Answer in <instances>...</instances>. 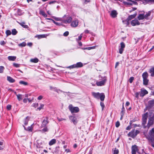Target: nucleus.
<instances>
[{
  "label": "nucleus",
  "mask_w": 154,
  "mask_h": 154,
  "mask_svg": "<svg viewBox=\"0 0 154 154\" xmlns=\"http://www.w3.org/2000/svg\"><path fill=\"white\" fill-rule=\"evenodd\" d=\"M13 66L15 67H18L20 66V64L14 63H13Z\"/></svg>",
  "instance_id": "obj_53"
},
{
  "label": "nucleus",
  "mask_w": 154,
  "mask_h": 154,
  "mask_svg": "<svg viewBox=\"0 0 154 154\" xmlns=\"http://www.w3.org/2000/svg\"><path fill=\"white\" fill-rule=\"evenodd\" d=\"M69 119L72 122L74 125H76L78 122L77 118L75 116H71L69 117Z\"/></svg>",
  "instance_id": "obj_9"
},
{
  "label": "nucleus",
  "mask_w": 154,
  "mask_h": 154,
  "mask_svg": "<svg viewBox=\"0 0 154 154\" xmlns=\"http://www.w3.org/2000/svg\"><path fill=\"white\" fill-rule=\"evenodd\" d=\"M44 106V105L42 104H41L40 105V106L37 108V109H38L39 110H41L43 108Z\"/></svg>",
  "instance_id": "obj_47"
},
{
  "label": "nucleus",
  "mask_w": 154,
  "mask_h": 154,
  "mask_svg": "<svg viewBox=\"0 0 154 154\" xmlns=\"http://www.w3.org/2000/svg\"><path fill=\"white\" fill-rule=\"evenodd\" d=\"M17 98L19 101H20L23 99V95L20 94H16Z\"/></svg>",
  "instance_id": "obj_28"
},
{
  "label": "nucleus",
  "mask_w": 154,
  "mask_h": 154,
  "mask_svg": "<svg viewBox=\"0 0 154 154\" xmlns=\"http://www.w3.org/2000/svg\"><path fill=\"white\" fill-rule=\"evenodd\" d=\"M3 143L2 142H0V150L2 149H3Z\"/></svg>",
  "instance_id": "obj_46"
},
{
  "label": "nucleus",
  "mask_w": 154,
  "mask_h": 154,
  "mask_svg": "<svg viewBox=\"0 0 154 154\" xmlns=\"http://www.w3.org/2000/svg\"><path fill=\"white\" fill-rule=\"evenodd\" d=\"M43 97L42 95L39 96L38 98V100H41L43 98Z\"/></svg>",
  "instance_id": "obj_63"
},
{
  "label": "nucleus",
  "mask_w": 154,
  "mask_h": 154,
  "mask_svg": "<svg viewBox=\"0 0 154 154\" xmlns=\"http://www.w3.org/2000/svg\"><path fill=\"white\" fill-rule=\"evenodd\" d=\"M134 78L133 77H130L129 79V81L130 83H132L134 80Z\"/></svg>",
  "instance_id": "obj_45"
},
{
  "label": "nucleus",
  "mask_w": 154,
  "mask_h": 154,
  "mask_svg": "<svg viewBox=\"0 0 154 154\" xmlns=\"http://www.w3.org/2000/svg\"><path fill=\"white\" fill-rule=\"evenodd\" d=\"M69 109L72 113H77L79 111L78 107H73L72 105L70 104L69 106Z\"/></svg>",
  "instance_id": "obj_2"
},
{
  "label": "nucleus",
  "mask_w": 154,
  "mask_h": 154,
  "mask_svg": "<svg viewBox=\"0 0 154 154\" xmlns=\"http://www.w3.org/2000/svg\"><path fill=\"white\" fill-rule=\"evenodd\" d=\"M19 24L22 26L23 28L27 29L29 28V26L27 25H25V23L24 22H22V23L18 22Z\"/></svg>",
  "instance_id": "obj_18"
},
{
  "label": "nucleus",
  "mask_w": 154,
  "mask_h": 154,
  "mask_svg": "<svg viewBox=\"0 0 154 154\" xmlns=\"http://www.w3.org/2000/svg\"><path fill=\"white\" fill-rule=\"evenodd\" d=\"M32 125L33 124L31 125V126L28 127L27 129H26V127L24 125H23V126L24 127L25 130H26L27 131L31 132L32 130L33 127H32Z\"/></svg>",
  "instance_id": "obj_26"
},
{
  "label": "nucleus",
  "mask_w": 154,
  "mask_h": 154,
  "mask_svg": "<svg viewBox=\"0 0 154 154\" xmlns=\"http://www.w3.org/2000/svg\"><path fill=\"white\" fill-rule=\"evenodd\" d=\"M128 136L131 137L132 138H134L136 136V134L135 133V130L131 131L128 134Z\"/></svg>",
  "instance_id": "obj_11"
},
{
  "label": "nucleus",
  "mask_w": 154,
  "mask_h": 154,
  "mask_svg": "<svg viewBox=\"0 0 154 154\" xmlns=\"http://www.w3.org/2000/svg\"><path fill=\"white\" fill-rule=\"evenodd\" d=\"M78 20H73L71 23V26L73 27H76L78 24Z\"/></svg>",
  "instance_id": "obj_14"
},
{
  "label": "nucleus",
  "mask_w": 154,
  "mask_h": 154,
  "mask_svg": "<svg viewBox=\"0 0 154 154\" xmlns=\"http://www.w3.org/2000/svg\"><path fill=\"white\" fill-rule=\"evenodd\" d=\"M120 45H121V46H120L121 48H123L124 49V48L125 47V45L124 43L123 42L121 43Z\"/></svg>",
  "instance_id": "obj_42"
},
{
  "label": "nucleus",
  "mask_w": 154,
  "mask_h": 154,
  "mask_svg": "<svg viewBox=\"0 0 154 154\" xmlns=\"http://www.w3.org/2000/svg\"><path fill=\"white\" fill-rule=\"evenodd\" d=\"M137 13H136L132 15H131L128 16V18H127V19L126 20V21H127V24H128V21L129 20H131V19L134 18L137 15Z\"/></svg>",
  "instance_id": "obj_8"
},
{
  "label": "nucleus",
  "mask_w": 154,
  "mask_h": 154,
  "mask_svg": "<svg viewBox=\"0 0 154 154\" xmlns=\"http://www.w3.org/2000/svg\"><path fill=\"white\" fill-rule=\"evenodd\" d=\"M149 80L147 79H143V84L145 85H148Z\"/></svg>",
  "instance_id": "obj_35"
},
{
  "label": "nucleus",
  "mask_w": 154,
  "mask_h": 154,
  "mask_svg": "<svg viewBox=\"0 0 154 154\" xmlns=\"http://www.w3.org/2000/svg\"><path fill=\"white\" fill-rule=\"evenodd\" d=\"M120 125V122L119 121H117L116 123V126L117 128L119 127Z\"/></svg>",
  "instance_id": "obj_51"
},
{
  "label": "nucleus",
  "mask_w": 154,
  "mask_h": 154,
  "mask_svg": "<svg viewBox=\"0 0 154 154\" xmlns=\"http://www.w3.org/2000/svg\"><path fill=\"white\" fill-rule=\"evenodd\" d=\"M95 48V46L88 47V50H90L92 49H94Z\"/></svg>",
  "instance_id": "obj_54"
},
{
  "label": "nucleus",
  "mask_w": 154,
  "mask_h": 154,
  "mask_svg": "<svg viewBox=\"0 0 154 154\" xmlns=\"http://www.w3.org/2000/svg\"><path fill=\"white\" fill-rule=\"evenodd\" d=\"M138 149L137 146L136 145H133L131 147V154H136V152H137Z\"/></svg>",
  "instance_id": "obj_7"
},
{
  "label": "nucleus",
  "mask_w": 154,
  "mask_h": 154,
  "mask_svg": "<svg viewBox=\"0 0 154 154\" xmlns=\"http://www.w3.org/2000/svg\"><path fill=\"white\" fill-rule=\"evenodd\" d=\"M4 67L3 66H0V73H2L3 72Z\"/></svg>",
  "instance_id": "obj_43"
},
{
  "label": "nucleus",
  "mask_w": 154,
  "mask_h": 154,
  "mask_svg": "<svg viewBox=\"0 0 154 154\" xmlns=\"http://www.w3.org/2000/svg\"><path fill=\"white\" fill-rule=\"evenodd\" d=\"M139 93L138 92H136L135 93V97L137 99L139 98Z\"/></svg>",
  "instance_id": "obj_57"
},
{
  "label": "nucleus",
  "mask_w": 154,
  "mask_h": 154,
  "mask_svg": "<svg viewBox=\"0 0 154 154\" xmlns=\"http://www.w3.org/2000/svg\"><path fill=\"white\" fill-rule=\"evenodd\" d=\"M117 14L118 13L116 11L113 10L111 11L110 15L112 18H114L117 17Z\"/></svg>",
  "instance_id": "obj_13"
},
{
  "label": "nucleus",
  "mask_w": 154,
  "mask_h": 154,
  "mask_svg": "<svg viewBox=\"0 0 154 154\" xmlns=\"http://www.w3.org/2000/svg\"><path fill=\"white\" fill-rule=\"evenodd\" d=\"M82 34H81L79 36V37H78V40H80L81 39H82Z\"/></svg>",
  "instance_id": "obj_59"
},
{
  "label": "nucleus",
  "mask_w": 154,
  "mask_h": 154,
  "mask_svg": "<svg viewBox=\"0 0 154 154\" xmlns=\"http://www.w3.org/2000/svg\"><path fill=\"white\" fill-rule=\"evenodd\" d=\"M55 24L56 25H57V26H60L62 25V24L60 23H58V22H56V23Z\"/></svg>",
  "instance_id": "obj_62"
},
{
  "label": "nucleus",
  "mask_w": 154,
  "mask_h": 154,
  "mask_svg": "<svg viewBox=\"0 0 154 154\" xmlns=\"http://www.w3.org/2000/svg\"><path fill=\"white\" fill-rule=\"evenodd\" d=\"M56 142V140L55 139H53L51 140L49 143V144L50 146L53 145L55 144Z\"/></svg>",
  "instance_id": "obj_25"
},
{
  "label": "nucleus",
  "mask_w": 154,
  "mask_h": 154,
  "mask_svg": "<svg viewBox=\"0 0 154 154\" xmlns=\"http://www.w3.org/2000/svg\"><path fill=\"white\" fill-rule=\"evenodd\" d=\"M131 24L132 26H134L139 25L140 23L137 20L135 19L131 21Z\"/></svg>",
  "instance_id": "obj_12"
},
{
  "label": "nucleus",
  "mask_w": 154,
  "mask_h": 154,
  "mask_svg": "<svg viewBox=\"0 0 154 154\" xmlns=\"http://www.w3.org/2000/svg\"><path fill=\"white\" fill-rule=\"evenodd\" d=\"M39 13L45 17H47V14H46L45 12L43 11H40L39 12Z\"/></svg>",
  "instance_id": "obj_27"
},
{
  "label": "nucleus",
  "mask_w": 154,
  "mask_h": 154,
  "mask_svg": "<svg viewBox=\"0 0 154 154\" xmlns=\"http://www.w3.org/2000/svg\"><path fill=\"white\" fill-rule=\"evenodd\" d=\"M100 105L102 107V110H103L105 107L104 103L102 102H100Z\"/></svg>",
  "instance_id": "obj_44"
},
{
  "label": "nucleus",
  "mask_w": 154,
  "mask_h": 154,
  "mask_svg": "<svg viewBox=\"0 0 154 154\" xmlns=\"http://www.w3.org/2000/svg\"><path fill=\"white\" fill-rule=\"evenodd\" d=\"M7 80L11 83H14L15 81V80L14 79L9 76H7Z\"/></svg>",
  "instance_id": "obj_19"
},
{
  "label": "nucleus",
  "mask_w": 154,
  "mask_h": 154,
  "mask_svg": "<svg viewBox=\"0 0 154 154\" xmlns=\"http://www.w3.org/2000/svg\"><path fill=\"white\" fill-rule=\"evenodd\" d=\"M134 127H140L141 126L140 124H139L138 125H137V124H133Z\"/></svg>",
  "instance_id": "obj_58"
},
{
  "label": "nucleus",
  "mask_w": 154,
  "mask_h": 154,
  "mask_svg": "<svg viewBox=\"0 0 154 154\" xmlns=\"http://www.w3.org/2000/svg\"><path fill=\"white\" fill-rule=\"evenodd\" d=\"M17 33V31L15 29H14L12 30L11 33L13 35H15Z\"/></svg>",
  "instance_id": "obj_33"
},
{
  "label": "nucleus",
  "mask_w": 154,
  "mask_h": 154,
  "mask_svg": "<svg viewBox=\"0 0 154 154\" xmlns=\"http://www.w3.org/2000/svg\"><path fill=\"white\" fill-rule=\"evenodd\" d=\"M148 113L147 112L144 113L142 116V125L144 129L147 128V124H146Z\"/></svg>",
  "instance_id": "obj_1"
},
{
  "label": "nucleus",
  "mask_w": 154,
  "mask_h": 154,
  "mask_svg": "<svg viewBox=\"0 0 154 154\" xmlns=\"http://www.w3.org/2000/svg\"><path fill=\"white\" fill-rule=\"evenodd\" d=\"M48 117H46L45 118L42 122V127H45L46 125L48 123Z\"/></svg>",
  "instance_id": "obj_10"
},
{
  "label": "nucleus",
  "mask_w": 154,
  "mask_h": 154,
  "mask_svg": "<svg viewBox=\"0 0 154 154\" xmlns=\"http://www.w3.org/2000/svg\"><path fill=\"white\" fill-rule=\"evenodd\" d=\"M29 117L28 116H27L24 120V124L25 125H27L29 120Z\"/></svg>",
  "instance_id": "obj_29"
},
{
  "label": "nucleus",
  "mask_w": 154,
  "mask_h": 154,
  "mask_svg": "<svg viewBox=\"0 0 154 154\" xmlns=\"http://www.w3.org/2000/svg\"><path fill=\"white\" fill-rule=\"evenodd\" d=\"M5 33L7 36L10 35L11 34V31L9 30H7L6 31Z\"/></svg>",
  "instance_id": "obj_40"
},
{
  "label": "nucleus",
  "mask_w": 154,
  "mask_h": 154,
  "mask_svg": "<svg viewBox=\"0 0 154 154\" xmlns=\"http://www.w3.org/2000/svg\"><path fill=\"white\" fill-rule=\"evenodd\" d=\"M69 34V32L68 31L65 32L63 34V35L65 36H67Z\"/></svg>",
  "instance_id": "obj_50"
},
{
  "label": "nucleus",
  "mask_w": 154,
  "mask_h": 154,
  "mask_svg": "<svg viewBox=\"0 0 154 154\" xmlns=\"http://www.w3.org/2000/svg\"><path fill=\"white\" fill-rule=\"evenodd\" d=\"M139 120V119H137L136 118L135 119H132V120H131L132 121V122H134L136 121H138Z\"/></svg>",
  "instance_id": "obj_64"
},
{
  "label": "nucleus",
  "mask_w": 154,
  "mask_h": 154,
  "mask_svg": "<svg viewBox=\"0 0 154 154\" xmlns=\"http://www.w3.org/2000/svg\"><path fill=\"white\" fill-rule=\"evenodd\" d=\"M38 61V59L36 58L34 59H32L30 60V61L32 62H33L34 63H37Z\"/></svg>",
  "instance_id": "obj_36"
},
{
  "label": "nucleus",
  "mask_w": 154,
  "mask_h": 154,
  "mask_svg": "<svg viewBox=\"0 0 154 154\" xmlns=\"http://www.w3.org/2000/svg\"><path fill=\"white\" fill-rule=\"evenodd\" d=\"M106 77L105 76L102 78V80L99 82H97L96 84L97 86H103L104 85L106 81Z\"/></svg>",
  "instance_id": "obj_3"
},
{
  "label": "nucleus",
  "mask_w": 154,
  "mask_h": 154,
  "mask_svg": "<svg viewBox=\"0 0 154 154\" xmlns=\"http://www.w3.org/2000/svg\"><path fill=\"white\" fill-rule=\"evenodd\" d=\"M143 79H147L148 77V74L147 72H145L143 73L142 75Z\"/></svg>",
  "instance_id": "obj_23"
},
{
  "label": "nucleus",
  "mask_w": 154,
  "mask_h": 154,
  "mask_svg": "<svg viewBox=\"0 0 154 154\" xmlns=\"http://www.w3.org/2000/svg\"><path fill=\"white\" fill-rule=\"evenodd\" d=\"M83 66V63L81 62H79L76 63L75 64H73L69 66L68 67V68L72 69L74 68H78L82 67Z\"/></svg>",
  "instance_id": "obj_4"
},
{
  "label": "nucleus",
  "mask_w": 154,
  "mask_h": 154,
  "mask_svg": "<svg viewBox=\"0 0 154 154\" xmlns=\"http://www.w3.org/2000/svg\"><path fill=\"white\" fill-rule=\"evenodd\" d=\"M144 14H140L138 17V19L139 20H142L145 19Z\"/></svg>",
  "instance_id": "obj_22"
},
{
  "label": "nucleus",
  "mask_w": 154,
  "mask_h": 154,
  "mask_svg": "<svg viewBox=\"0 0 154 154\" xmlns=\"http://www.w3.org/2000/svg\"><path fill=\"white\" fill-rule=\"evenodd\" d=\"M151 13V11H149L146 14V15H144V17H145V19L148 20V17L150 15Z\"/></svg>",
  "instance_id": "obj_30"
},
{
  "label": "nucleus",
  "mask_w": 154,
  "mask_h": 154,
  "mask_svg": "<svg viewBox=\"0 0 154 154\" xmlns=\"http://www.w3.org/2000/svg\"><path fill=\"white\" fill-rule=\"evenodd\" d=\"M59 147H56L53 150V152L54 153H57L59 151Z\"/></svg>",
  "instance_id": "obj_24"
},
{
  "label": "nucleus",
  "mask_w": 154,
  "mask_h": 154,
  "mask_svg": "<svg viewBox=\"0 0 154 154\" xmlns=\"http://www.w3.org/2000/svg\"><path fill=\"white\" fill-rule=\"evenodd\" d=\"M11 106L10 105H8L7 106V109L8 110H10L11 109Z\"/></svg>",
  "instance_id": "obj_52"
},
{
  "label": "nucleus",
  "mask_w": 154,
  "mask_h": 154,
  "mask_svg": "<svg viewBox=\"0 0 154 154\" xmlns=\"http://www.w3.org/2000/svg\"><path fill=\"white\" fill-rule=\"evenodd\" d=\"M5 44V42L4 41H1L0 42V44L2 45H3Z\"/></svg>",
  "instance_id": "obj_60"
},
{
  "label": "nucleus",
  "mask_w": 154,
  "mask_h": 154,
  "mask_svg": "<svg viewBox=\"0 0 154 154\" xmlns=\"http://www.w3.org/2000/svg\"><path fill=\"white\" fill-rule=\"evenodd\" d=\"M119 152V150L118 149H116L114 150L113 154H118Z\"/></svg>",
  "instance_id": "obj_48"
},
{
  "label": "nucleus",
  "mask_w": 154,
  "mask_h": 154,
  "mask_svg": "<svg viewBox=\"0 0 154 154\" xmlns=\"http://www.w3.org/2000/svg\"><path fill=\"white\" fill-rule=\"evenodd\" d=\"M105 97V96L103 93L100 94L99 98L101 101H103L104 100Z\"/></svg>",
  "instance_id": "obj_21"
},
{
  "label": "nucleus",
  "mask_w": 154,
  "mask_h": 154,
  "mask_svg": "<svg viewBox=\"0 0 154 154\" xmlns=\"http://www.w3.org/2000/svg\"><path fill=\"white\" fill-rule=\"evenodd\" d=\"M124 51V48H119V53L120 54H122Z\"/></svg>",
  "instance_id": "obj_49"
},
{
  "label": "nucleus",
  "mask_w": 154,
  "mask_h": 154,
  "mask_svg": "<svg viewBox=\"0 0 154 154\" xmlns=\"http://www.w3.org/2000/svg\"><path fill=\"white\" fill-rule=\"evenodd\" d=\"M149 134L150 140L154 141V128L149 131Z\"/></svg>",
  "instance_id": "obj_5"
},
{
  "label": "nucleus",
  "mask_w": 154,
  "mask_h": 154,
  "mask_svg": "<svg viewBox=\"0 0 154 154\" xmlns=\"http://www.w3.org/2000/svg\"><path fill=\"white\" fill-rule=\"evenodd\" d=\"M154 121V119L153 117H151L149 119L147 126L148 129H149L150 127L153 125Z\"/></svg>",
  "instance_id": "obj_6"
},
{
  "label": "nucleus",
  "mask_w": 154,
  "mask_h": 154,
  "mask_svg": "<svg viewBox=\"0 0 154 154\" xmlns=\"http://www.w3.org/2000/svg\"><path fill=\"white\" fill-rule=\"evenodd\" d=\"M131 128V125H129L126 128V130H130Z\"/></svg>",
  "instance_id": "obj_55"
},
{
  "label": "nucleus",
  "mask_w": 154,
  "mask_h": 154,
  "mask_svg": "<svg viewBox=\"0 0 154 154\" xmlns=\"http://www.w3.org/2000/svg\"><path fill=\"white\" fill-rule=\"evenodd\" d=\"M19 83L20 84L23 85H28V83L27 82L23 81H20Z\"/></svg>",
  "instance_id": "obj_31"
},
{
  "label": "nucleus",
  "mask_w": 154,
  "mask_h": 154,
  "mask_svg": "<svg viewBox=\"0 0 154 154\" xmlns=\"http://www.w3.org/2000/svg\"><path fill=\"white\" fill-rule=\"evenodd\" d=\"M52 17L56 21H61V20L60 18L54 16H52Z\"/></svg>",
  "instance_id": "obj_41"
},
{
  "label": "nucleus",
  "mask_w": 154,
  "mask_h": 154,
  "mask_svg": "<svg viewBox=\"0 0 154 154\" xmlns=\"http://www.w3.org/2000/svg\"><path fill=\"white\" fill-rule=\"evenodd\" d=\"M144 1H145L147 3H154V0H143Z\"/></svg>",
  "instance_id": "obj_37"
},
{
  "label": "nucleus",
  "mask_w": 154,
  "mask_h": 154,
  "mask_svg": "<svg viewBox=\"0 0 154 154\" xmlns=\"http://www.w3.org/2000/svg\"><path fill=\"white\" fill-rule=\"evenodd\" d=\"M26 45V43L25 42H23L22 43L18 44V46L20 47H25Z\"/></svg>",
  "instance_id": "obj_38"
},
{
  "label": "nucleus",
  "mask_w": 154,
  "mask_h": 154,
  "mask_svg": "<svg viewBox=\"0 0 154 154\" xmlns=\"http://www.w3.org/2000/svg\"><path fill=\"white\" fill-rule=\"evenodd\" d=\"M16 58V56H9L8 57V59L10 61H14Z\"/></svg>",
  "instance_id": "obj_20"
},
{
  "label": "nucleus",
  "mask_w": 154,
  "mask_h": 154,
  "mask_svg": "<svg viewBox=\"0 0 154 154\" xmlns=\"http://www.w3.org/2000/svg\"><path fill=\"white\" fill-rule=\"evenodd\" d=\"M40 131L41 132L44 133L47 131H48V129L47 127H45L44 128L41 130Z\"/></svg>",
  "instance_id": "obj_39"
},
{
  "label": "nucleus",
  "mask_w": 154,
  "mask_h": 154,
  "mask_svg": "<svg viewBox=\"0 0 154 154\" xmlns=\"http://www.w3.org/2000/svg\"><path fill=\"white\" fill-rule=\"evenodd\" d=\"M148 93V91L145 89L141 90V92L140 94V96L141 97H143L145 95Z\"/></svg>",
  "instance_id": "obj_15"
},
{
  "label": "nucleus",
  "mask_w": 154,
  "mask_h": 154,
  "mask_svg": "<svg viewBox=\"0 0 154 154\" xmlns=\"http://www.w3.org/2000/svg\"><path fill=\"white\" fill-rule=\"evenodd\" d=\"M72 20V18L71 17H69L67 18L66 20H63V22L65 23H70Z\"/></svg>",
  "instance_id": "obj_16"
},
{
  "label": "nucleus",
  "mask_w": 154,
  "mask_h": 154,
  "mask_svg": "<svg viewBox=\"0 0 154 154\" xmlns=\"http://www.w3.org/2000/svg\"><path fill=\"white\" fill-rule=\"evenodd\" d=\"M33 106L35 107H36L38 106V103H35L33 104Z\"/></svg>",
  "instance_id": "obj_61"
},
{
  "label": "nucleus",
  "mask_w": 154,
  "mask_h": 154,
  "mask_svg": "<svg viewBox=\"0 0 154 154\" xmlns=\"http://www.w3.org/2000/svg\"><path fill=\"white\" fill-rule=\"evenodd\" d=\"M148 104L150 106H152L154 104V100H149Z\"/></svg>",
  "instance_id": "obj_34"
},
{
  "label": "nucleus",
  "mask_w": 154,
  "mask_h": 154,
  "mask_svg": "<svg viewBox=\"0 0 154 154\" xmlns=\"http://www.w3.org/2000/svg\"><path fill=\"white\" fill-rule=\"evenodd\" d=\"M150 72L151 73V76H154V67L151 68L150 70Z\"/></svg>",
  "instance_id": "obj_32"
},
{
  "label": "nucleus",
  "mask_w": 154,
  "mask_h": 154,
  "mask_svg": "<svg viewBox=\"0 0 154 154\" xmlns=\"http://www.w3.org/2000/svg\"><path fill=\"white\" fill-rule=\"evenodd\" d=\"M100 93H92V95L95 98L99 99L100 97Z\"/></svg>",
  "instance_id": "obj_17"
},
{
  "label": "nucleus",
  "mask_w": 154,
  "mask_h": 154,
  "mask_svg": "<svg viewBox=\"0 0 154 154\" xmlns=\"http://www.w3.org/2000/svg\"><path fill=\"white\" fill-rule=\"evenodd\" d=\"M85 4H87L88 3L90 2V0H83Z\"/></svg>",
  "instance_id": "obj_56"
}]
</instances>
